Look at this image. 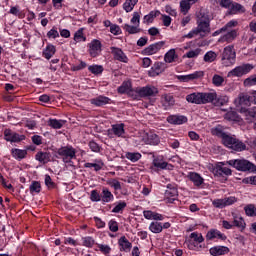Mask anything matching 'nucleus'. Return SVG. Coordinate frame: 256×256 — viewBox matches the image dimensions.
<instances>
[{"label": "nucleus", "instance_id": "obj_1", "mask_svg": "<svg viewBox=\"0 0 256 256\" xmlns=\"http://www.w3.org/2000/svg\"><path fill=\"white\" fill-rule=\"evenodd\" d=\"M209 33H211L209 15L205 14V12H200L197 19V27L192 29L188 34L182 36L180 41L193 39V37H197V35L205 37V35H209Z\"/></svg>", "mask_w": 256, "mask_h": 256}, {"label": "nucleus", "instance_id": "obj_2", "mask_svg": "<svg viewBox=\"0 0 256 256\" xmlns=\"http://www.w3.org/2000/svg\"><path fill=\"white\" fill-rule=\"evenodd\" d=\"M223 145L228 147V149H232V151H245L247 149V145L243 143L241 140L235 138V136H231L226 134V136L222 140Z\"/></svg>", "mask_w": 256, "mask_h": 256}, {"label": "nucleus", "instance_id": "obj_3", "mask_svg": "<svg viewBox=\"0 0 256 256\" xmlns=\"http://www.w3.org/2000/svg\"><path fill=\"white\" fill-rule=\"evenodd\" d=\"M160 141L161 140L157 134L153 132H142L140 136L134 140V143L137 147L141 145V143H144L145 145H159Z\"/></svg>", "mask_w": 256, "mask_h": 256}, {"label": "nucleus", "instance_id": "obj_4", "mask_svg": "<svg viewBox=\"0 0 256 256\" xmlns=\"http://www.w3.org/2000/svg\"><path fill=\"white\" fill-rule=\"evenodd\" d=\"M228 165L231 167H234L237 171H256V166L255 164L249 162V160L246 159H235V160H230L227 162Z\"/></svg>", "mask_w": 256, "mask_h": 256}, {"label": "nucleus", "instance_id": "obj_5", "mask_svg": "<svg viewBox=\"0 0 256 256\" xmlns=\"http://www.w3.org/2000/svg\"><path fill=\"white\" fill-rule=\"evenodd\" d=\"M236 54L233 45L226 46L222 52V64L224 67L235 65Z\"/></svg>", "mask_w": 256, "mask_h": 256}, {"label": "nucleus", "instance_id": "obj_6", "mask_svg": "<svg viewBox=\"0 0 256 256\" xmlns=\"http://www.w3.org/2000/svg\"><path fill=\"white\" fill-rule=\"evenodd\" d=\"M58 155L62 157L64 163H71V160L77 157V150L73 146H64L58 150Z\"/></svg>", "mask_w": 256, "mask_h": 256}, {"label": "nucleus", "instance_id": "obj_7", "mask_svg": "<svg viewBox=\"0 0 256 256\" xmlns=\"http://www.w3.org/2000/svg\"><path fill=\"white\" fill-rule=\"evenodd\" d=\"M135 93L138 97H156V95H159V89L153 85H147L141 88H136Z\"/></svg>", "mask_w": 256, "mask_h": 256}, {"label": "nucleus", "instance_id": "obj_8", "mask_svg": "<svg viewBox=\"0 0 256 256\" xmlns=\"http://www.w3.org/2000/svg\"><path fill=\"white\" fill-rule=\"evenodd\" d=\"M253 68L254 67L251 64H243L237 66L228 72L227 77H243V75H247V73H250Z\"/></svg>", "mask_w": 256, "mask_h": 256}, {"label": "nucleus", "instance_id": "obj_9", "mask_svg": "<svg viewBox=\"0 0 256 256\" xmlns=\"http://www.w3.org/2000/svg\"><path fill=\"white\" fill-rule=\"evenodd\" d=\"M164 197H165L166 203H173L177 201V197H179V191L177 190V187L171 184H168Z\"/></svg>", "mask_w": 256, "mask_h": 256}, {"label": "nucleus", "instance_id": "obj_10", "mask_svg": "<svg viewBox=\"0 0 256 256\" xmlns=\"http://www.w3.org/2000/svg\"><path fill=\"white\" fill-rule=\"evenodd\" d=\"M101 41L94 39L88 44V53L91 57H99L101 55Z\"/></svg>", "mask_w": 256, "mask_h": 256}, {"label": "nucleus", "instance_id": "obj_11", "mask_svg": "<svg viewBox=\"0 0 256 256\" xmlns=\"http://www.w3.org/2000/svg\"><path fill=\"white\" fill-rule=\"evenodd\" d=\"M234 104L241 111L242 107H249L251 105V97L247 94L241 93L239 96L234 100Z\"/></svg>", "mask_w": 256, "mask_h": 256}, {"label": "nucleus", "instance_id": "obj_12", "mask_svg": "<svg viewBox=\"0 0 256 256\" xmlns=\"http://www.w3.org/2000/svg\"><path fill=\"white\" fill-rule=\"evenodd\" d=\"M125 135V124H114L112 128L108 130V137H123Z\"/></svg>", "mask_w": 256, "mask_h": 256}, {"label": "nucleus", "instance_id": "obj_13", "mask_svg": "<svg viewBox=\"0 0 256 256\" xmlns=\"http://www.w3.org/2000/svg\"><path fill=\"white\" fill-rule=\"evenodd\" d=\"M4 138L6 141H10L11 143H19L25 140V135H19L9 129L4 131Z\"/></svg>", "mask_w": 256, "mask_h": 256}, {"label": "nucleus", "instance_id": "obj_14", "mask_svg": "<svg viewBox=\"0 0 256 256\" xmlns=\"http://www.w3.org/2000/svg\"><path fill=\"white\" fill-rule=\"evenodd\" d=\"M205 73L203 71H196L192 74L188 75H180L178 76L179 81H182V83H189V81H195V79H201Z\"/></svg>", "mask_w": 256, "mask_h": 256}, {"label": "nucleus", "instance_id": "obj_15", "mask_svg": "<svg viewBox=\"0 0 256 256\" xmlns=\"http://www.w3.org/2000/svg\"><path fill=\"white\" fill-rule=\"evenodd\" d=\"M206 239L207 241H213V239H220L221 241H225L227 236L217 229H211L207 232Z\"/></svg>", "mask_w": 256, "mask_h": 256}, {"label": "nucleus", "instance_id": "obj_16", "mask_svg": "<svg viewBox=\"0 0 256 256\" xmlns=\"http://www.w3.org/2000/svg\"><path fill=\"white\" fill-rule=\"evenodd\" d=\"M239 111L243 116H245V119L247 121H254V119H256V107H252V108L242 107L240 108Z\"/></svg>", "mask_w": 256, "mask_h": 256}, {"label": "nucleus", "instance_id": "obj_17", "mask_svg": "<svg viewBox=\"0 0 256 256\" xmlns=\"http://www.w3.org/2000/svg\"><path fill=\"white\" fill-rule=\"evenodd\" d=\"M201 93V103L202 105H207V103H213L217 100V92H200Z\"/></svg>", "mask_w": 256, "mask_h": 256}, {"label": "nucleus", "instance_id": "obj_18", "mask_svg": "<svg viewBox=\"0 0 256 256\" xmlns=\"http://www.w3.org/2000/svg\"><path fill=\"white\" fill-rule=\"evenodd\" d=\"M187 177L192 181L195 187H201L203 183H205V179H203L201 174L197 172H189Z\"/></svg>", "mask_w": 256, "mask_h": 256}, {"label": "nucleus", "instance_id": "obj_19", "mask_svg": "<svg viewBox=\"0 0 256 256\" xmlns=\"http://www.w3.org/2000/svg\"><path fill=\"white\" fill-rule=\"evenodd\" d=\"M163 42H158L149 45L143 50L144 55H155V53H159L161 51V47H163Z\"/></svg>", "mask_w": 256, "mask_h": 256}, {"label": "nucleus", "instance_id": "obj_20", "mask_svg": "<svg viewBox=\"0 0 256 256\" xmlns=\"http://www.w3.org/2000/svg\"><path fill=\"white\" fill-rule=\"evenodd\" d=\"M111 51H112V55H114V59H116V61H121L122 63L129 62V58H127V55H125L123 53V50H121L120 48L112 47Z\"/></svg>", "mask_w": 256, "mask_h": 256}, {"label": "nucleus", "instance_id": "obj_21", "mask_svg": "<svg viewBox=\"0 0 256 256\" xmlns=\"http://www.w3.org/2000/svg\"><path fill=\"white\" fill-rule=\"evenodd\" d=\"M232 217H233V223H232L233 227H237L238 229L243 231L247 225L245 224V220L243 219V216L237 213H232Z\"/></svg>", "mask_w": 256, "mask_h": 256}, {"label": "nucleus", "instance_id": "obj_22", "mask_svg": "<svg viewBox=\"0 0 256 256\" xmlns=\"http://www.w3.org/2000/svg\"><path fill=\"white\" fill-rule=\"evenodd\" d=\"M165 71V68H163V63L156 62L151 69L148 71L149 77H157V75H161Z\"/></svg>", "mask_w": 256, "mask_h": 256}, {"label": "nucleus", "instance_id": "obj_23", "mask_svg": "<svg viewBox=\"0 0 256 256\" xmlns=\"http://www.w3.org/2000/svg\"><path fill=\"white\" fill-rule=\"evenodd\" d=\"M167 121L171 125H183V123H187V117L181 115H170L167 117Z\"/></svg>", "mask_w": 256, "mask_h": 256}, {"label": "nucleus", "instance_id": "obj_24", "mask_svg": "<svg viewBox=\"0 0 256 256\" xmlns=\"http://www.w3.org/2000/svg\"><path fill=\"white\" fill-rule=\"evenodd\" d=\"M227 253H229L227 246H214L210 248V255L213 256L227 255Z\"/></svg>", "mask_w": 256, "mask_h": 256}, {"label": "nucleus", "instance_id": "obj_25", "mask_svg": "<svg viewBox=\"0 0 256 256\" xmlns=\"http://www.w3.org/2000/svg\"><path fill=\"white\" fill-rule=\"evenodd\" d=\"M118 245L120 246V251H125L126 253H129V251H131V247H133L131 242H129L125 236L120 237Z\"/></svg>", "mask_w": 256, "mask_h": 256}, {"label": "nucleus", "instance_id": "obj_26", "mask_svg": "<svg viewBox=\"0 0 256 256\" xmlns=\"http://www.w3.org/2000/svg\"><path fill=\"white\" fill-rule=\"evenodd\" d=\"M175 105V98H173V95L166 94L162 96V106L164 109H171Z\"/></svg>", "mask_w": 256, "mask_h": 256}, {"label": "nucleus", "instance_id": "obj_27", "mask_svg": "<svg viewBox=\"0 0 256 256\" xmlns=\"http://www.w3.org/2000/svg\"><path fill=\"white\" fill-rule=\"evenodd\" d=\"M186 101H188V103H193L194 105H202L201 92H194V93L188 94L186 96Z\"/></svg>", "mask_w": 256, "mask_h": 256}, {"label": "nucleus", "instance_id": "obj_28", "mask_svg": "<svg viewBox=\"0 0 256 256\" xmlns=\"http://www.w3.org/2000/svg\"><path fill=\"white\" fill-rule=\"evenodd\" d=\"M111 101L108 97L105 96H98L96 98H92L90 103L95 105L96 107H103V105H107Z\"/></svg>", "mask_w": 256, "mask_h": 256}, {"label": "nucleus", "instance_id": "obj_29", "mask_svg": "<svg viewBox=\"0 0 256 256\" xmlns=\"http://www.w3.org/2000/svg\"><path fill=\"white\" fill-rule=\"evenodd\" d=\"M237 37V31L232 30L228 31L226 34H224L222 37L219 38V43H231Z\"/></svg>", "mask_w": 256, "mask_h": 256}, {"label": "nucleus", "instance_id": "obj_30", "mask_svg": "<svg viewBox=\"0 0 256 256\" xmlns=\"http://www.w3.org/2000/svg\"><path fill=\"white\" fill-rule=\"evenodd\" d=\"M212 135H215L216 137H221L222 141L227 137V133L225 132V128L221 125H218L211 129Z\"/></svg>", "mask_w": 256, "mask_h": 256}, {"label": "nucleus", "instance_id": "obj_31", "mask_svg": "<svg viewBox=\"0 0 256 256\" xmlns=\"http://www.w3.org/2000/svg\"><path fill=\"white\" fill-rule=\"evenodd\" d=\"M113 199H114L113 193H111L109 189L103 188L102 194H101V201H103V203H111Z\"/></svg>", "mask_w": 256, "mask_h": 256}, {"label": "nucleus", "instance_id": "obj_32", "mask_svg": "<svg viewBox=\"0 0 256 256\" xmlns=\"http://www.w3.org/2000/svg\"><path fill=\"white\" fill-rule=\"evenodd\" d=\"M35 157L36 161H39V163H43L44 165L51 161V155L47 152H38Z\"/></svg>", "mask_w": 256, "mask_h": 256}, {"label": "nucleus", "instance_id": "obj_33", "mask_svg": "<svg viewBox=\"0 0 256 256\" xmlns=\"http://www.w3.org/2000/svg\"><path fill=\"white\" fill-rule=\"evenodd\" d=\"M178 56L175 53V49H170L164 56L165 63H174V61H177Z\"/></svg>", "mask_w": 256, "mask_h": 256}, {"label": "nucleus", "instance_id": "obj_34", "mask_svg": "<svg viewBox=\"0 0 256 256\" xmlns=\"http://www.w3.org/2000/svg\"><path fill=\"white\" fill-rule=\"evenodd\" d=\"M159 15H161L159 10L151 11L149 14L144 16L143 23H153L155 17H159Z\"/></svg>", "mask_w": 256, "mask_h": 256}, {"label": "nucleus", "instance_id": "obj_35", "mask_svg": "<svg viewBox=\"0 0 256 256\" xmlns=\"http://www.w3.org/2000/svg\"><path fill=\"white\" fill-rule=\"evenodd\" d=\"M118 93H129V95L135 93V90H131V82H123L122 85L118 88Z\"/></svg>", "mask_w": 256, "mask_h": 256}, {"label": "nucleus", "instance_id": "obj_36", "mask_svg": "<svg viewBox=\"0 0 256 256\" xmlns=\"http://www.w3.org/2000/svg\"><path fill=\"white\" fill-rule=\"evenodd\" d=\"M149 231H151V233H161L163 231V223L161 222H151L149 225Z\"/></svg>", "mask_w": 256, "mask_h": 256}, {"label": "nucleus", "instance_id": "obj_37", "mask_svg": "<svg viewBox=\"0 0 256 256\" xmlns=\"http://www.w3.org/2000/svg\"><path fill=\"white\" fill-rule=\"evenodd\" d=\"M212 85H214V87H223V85H225V77L214 74L212 77Z\"/></svg>", "mask_w": 256, "mask_h": 256}, {"label": "nucleus", "instance_id": "obj_38", "mask_svg": "<svg viewBox=\"0 0 256 256\" xmlns=\"http://www.w3.org/2000/svg\"><path fill=\"white\" fill-rule=\"evenodd\" d=\"M138 2L139 0H125L123 4L124 11H126V13H131V11L135 9V5H137Z\"/></svg>", "mask_w": 256, "mask_h": 256}, {"label": "nucleus", "instance_id": "obj_39", "mask_svg": "<svg viewBox=\"0 0 256 256\" xmlns=\"http://www.w3.org/2000/svg\"><path fill=\"white\" fill-rule=\"evenodd\" d=\"M55 46L52 44H49L46 46V48L43 51V57H45V59H51V57H53V55H55Z\"/></svg>", "mask_w": 256, "mask_h": 256}, {"label": "nucleus", "instance_id": "obj_40", "mask_svg": "<svg viewBox=\"0 0 256 256\" xmlns=\"http://www.w3.org/2000/svg\"><path fill=\"white\" fill-rule=\"evenodd\" d=\"M12 156L14 159L21 161V159H25V157H27V150L12 149Z\"/></svg>", "mask_w": 256, "mask_h": 256}, {"label": "nucleus", "instance_id": "obj_41", "mask_svg": "<svg viewBox=\"0 0 256 256\" xmlns=\"http://www.w3.org/2000/svg\"><path fill=\"white\" fill-rule=\"evenodd\" d=\"M126 159H128V161H131L132 163H137V161H139V159H141V153L139 152H127L125 154Z\"/></svg>", "mask_w": 256, "mask_h": 256}, {"label": "nucleus", "instance_id": "obj_42", "mask_svg": "<svg viewBox=\"0 0 256 256\" xmlns=\"http://www.w3.org/2000/svg\"><path fill=\"white\" fill-rule=\"evenodd\" d=\"M124 31H127V33H129V35H135L137 33H141V28H139V26H131L129 24H125L123 27Z\"/></svg>", "mask_w": 256, "mask_h": 256}, {"label": "nucleus", "instance_id": "obj_43", "mask_svg": "<svg viewBox=\"0 0 256 256\" xmlns=\"http://www.w3.org/2000/svg\"><path fill=\"white\" fill-rule=\"evenodd\" d=\"M202 53V50L201 48H196L194 50H190L188 51L184 56L183 58H187V59H195L197 57H199V55H201Z\"/></svg>", "mask_w": 256, "mask_h": 256}, {"label": "nucleus", "instance_id": "obj_44", "mask_svg": "<svg viewBox=\"0 0 256 256\" xmlns=\"http://www.w3.org/2000/svg\"><path fill=\"white\" fill-rule=\"evenodd\" d=\"M230 11L234 15H236L237 13H245V7L239 3H232Z\"/></svg>", "mask_w": 256, "mask_h": 256}, {"label": "nucleus", "instance_id": "obj_45", "mask_svg": "<svg viewBox=\"0 0 256 256\" xmlns=\"http://www.w3.org/2000/svg\"><path fill=\"white\" fill-rule=\"evenodd\" d=\"M74 41L76 43H81V41H87V37H85V34H83V28H80L75 32Z\"/></svg>", "mask_w": 256, "mask_h": 256}, {"label": "nucleus", "instance_id": "obj_46", "mask_svg": "<svg viewBox=\"0 0 256 256\" xmlns=\"http://www.w3.org/2000/svg\"><path fill=\"white\" fill-rule=\"evenodd\" d=\"M49 125L52 129H61L65 125V120L50 119Z\"/></svg>", "mask_w": 256, "mask_h": 256}, {"label": "nucleus", "instance_id": "obj_47", "mask_svg": "<svg viewBox=\"0 0 256 256\" xmlns=\"http://www.w3.org/2000/svg\"><path fill=\"white\" fill-rule=\"evenodd\" d=\"M88 71L93 73V75H101V73H103V67L101 65L94 64L88 67Z\"/></svg>", "mask_w": 256, "mask_h": 256}, {"label": "nucleus", "instance_id": "obj_48", "mask_svg": "<svg viewBox=\"0 0 256 256\" xmlns=\"http://www.w3.org/2000/svg\"><path fill=\"white\" fill-rule=\"evenodd\" d=\"M244 211L248 217H256L255 205L249 204V205L245 206Z\"/></svg>", "mask_w": 256, "mask_h": 256}, {"label": "nucleus", "instance_id": "obj_49", "mask_svg": "<svg viewBox=\"0 0 256 256\" xmlns=\"http://www.w3.org/2000/svg\"><path fill=\"white\" fill-rule=\"evenodd\" d=\"M191 3H189L187 0H182L180 2V11L185 15L186 13H189V9H191Z\"/></svg>", "mask_w": 256, "mask_h": 256}, {"label": "nucleus", "instance_id": "obj_50", "mask_svg": "<svg viewBox=\"0 0 256 256\" xmlns=\"http://www.w3.org/2000/svg\"><path fill=\"white\" fill-rule=\"evenodd\" d=\"M216 59H217V53H215L214 51H208L204 55V61L206 63H213V61H215Z\"/></svg>", "mask_w": 256, "mask_h": 256}, {"label": "nucleus", "instance_id": "obj_51", "mask_svg": "<svg viewBox=\"0 0 256 256\" xmlns=\"http://www.w3.org/2000/svg\"><path fill=\"white\" fill-rule=\"evenodd\" d=\"M103 162L98 161L97 163H85L84 167H86L87 169H91V167L94 168V170L96 171H101L103 169Z\"/></svg>", "mask_w": 256, "mask_h": 256}, {"label": "nucleus", "instance_id": "obj_52", "mask_svg": "<svg viewBox=\"0 0 256 256\" xmlns=\"http://www.w3.org/2000/svg\"><path fill=\"white\" fill-rule=\"evenodd\" d=\"M190 239H193L195 243H203L205 241V238H203V235L201 233L193 232L190 234Z\"/></svg>", "mask_w": 256, "mask_h": 256}, {"label": "nucleus", "instance_id": "obj_53", "mask_svg": "<svg viewBox=\"0 0 256 256\" xmlns=\"http://www.w3.org/2000/svg\"><path fill=\"white\" fill-rule=\"evenodd\" d=\"M154 167H157L158 169H167V162L160 160L159 158H156L153 160Z\"/></svg>", "mask_w": 256, "mask_h": 256}, {"label": "nucleus", "instance_id": "obj_54", "mask_svg": "<svg viewBox=\"0 0 256 256\" xmlns=\"http://www.w3.org/2000/svg\"><path fill=\"white\" fill-rule=\"evenodd\" d=\"M130 23H132V25H136L137 27H139L141 23V15L139 14V12L133 13Z\"/></svg>", "mask_w": 256, "mask_h": 256}, {"label": "nucleus", "instance_id": "obj_55", "mask_svg": "<svg viewBox=\"0 0 256 256\" xmlns=\"http://www.w3.org/2000/svg\"><path fill=\"white\" fill-rule=\"evenodd\" d=\"M30 193H41V183L34 181L30 185Z\"/></svg>", "mask_w": 256, "mask_h": 256}, {"label": "nucleus", "instance_id": "obj_56", "mask_svg": "<svg viewBox=\"0 0 256 256\" xmlns=\"http://www.w3.org/2000/svg\"><path fill=\"white\" fill-rule=\"evenodd\" d=\"M107 183L110 185V187H113L115 191H119L121 189V182L116 179H110L107 181Z\"/></svg>", "mask_w": 256, "mask_h": 256}, {"label": "nucleus", "instance_id": "obj_57", "mask_svg": "<svg viewBox=\"0 0 256 256\" xmlns=\"http://www.w3.org/2000/svg\"><path fill=\"white\" fill-rule=\"evenodd\" d=\"M212 205L214 207H216L217 209H223L225 208V200L224 198H221V199H215L212 201Z\"/></svg>", "mask_w": 256, "mask_h": 256}, {"label": "nucleus", "instance_id": "obj_58", "mask_svg": "<svg viewBox=\"0 0 256 256\" xmlns=\"http://www.w3.org/2000/svg\"><path fill=\"white\" fill-rule=\"evenodd\" d=\"M245 87H253V85H256V75H252L249 78L244 80Z\"/></svg>", "mask_w": 256, "mask_h": 256}, {"label": "nucleus", "instance_id": "obj_59", "mask_svg": "<svg viewBox=\"0 0 256 256\" xmlns=\"http://www.w3.org/2000/svg\"><path fill=\"white\" fill-rule=\"evenodd\" d=\"M82 241L84 247H93V245H95V240L90 236L82 238Z\"/></svg>", "mask_w": 256, "mask_h": 256}, {"label": "nucleus", "instance_id": "obj_60", "mask_svg": "<svg viewBox=\"0 0 256 256\" xmlns=\"http://www.w3.org/2000/svg\"><path fill=\"white\" fill-rule=\"evenodd\" d=\"M48 39H57L59 37V31H57V27H52L50 31L47 33Z\"/></svg>", "mask_w": 256, "mask_h": 256}, {"label": "nucleus", "instance_id": "obj_61", "mask_svg": "<svg viewBox=\"0 0 256 256\" xmlns=\"http://www.w3.org/2000/svg\"><path fill=\"white\" fill-rule=\"evenodd\" d=\"M127 207V203L119 202L112 210V213H121Z\"/></svg>", "mask_w": 256, "mask_h": 256}, {"label": "nucleus", "instance_id": "obj_62", "mask_svg": "<svg viewBox=\"0 0 256 256\" xmlns=\"http://www.w3.org/2000/svg\"><path fill=\"white\" fill-rule=\"evenodd\" d=\"M225 119H227L228 121H238L239 116L237 115L236 112L231 111L226 113Z\"/></svg>", "mask_w": 256, "mask_h": 256}, {"label": "nucleus", "instance_id": "obj_63", "mask_svg": "<svg viewBox=\"0 0 256 256\" xmlns=\"http://www.w3.org/2000/svg\"><path fill=\"white\" fill-rule=\"evenodd\" d=\"M90 199H91V201L99 202V201H101V195L99 194V192H97V190H92Z\"/></svg>", "mask_w": 256, "mask_h": 256}, {"label": "nucleus", "instance_id": "obj_64", "mask_svg": "<svg viewBox=\"0 0 256 256\" xmlns=\"http://www.w3.org/2000/svg\"><path fill=\"white\" fill-rule=\"evenodd\" d=\"M246 185H256V176L246 177L242 180Z\"/></svg>", "mask_w": 256, "mask_h": 256}]
</instances>
